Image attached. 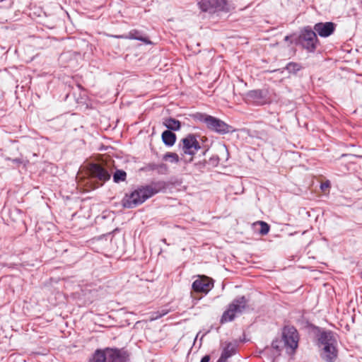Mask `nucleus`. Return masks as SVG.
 I'll return each instance as SVG.
<instances>
[{"mask_svg":"<svg viewBox=\"0 0 362 362\" xmlns=\"http://www.w3.org/2000/svg\"><path fill=\"white\" fill-rule=\"evenodd\" d=\"M181 144L179 147L184 155L194 156L197 152L201 149V145L197 140V136L194 134H189L181 139ZM193 158L191 157L189 162H192Z\"/></svg>","mask_w":362,"mask_h":362,"instance_id":"7","label":"nucleus"},{"mask_svg":"<svg viewBox=\"0 0 362 362\" xmlns=\"http://www.w3.org/2000/svg\"><path fill=\"white\" fill-rule=\"evenodd\" d=\"M208 150H206L203 152V156H204Z\"/></svg>","mask_w":362,"mask_h":362,"instance_id":"33","label":"nucleus"},{"mask_svg":"<svg viewBox=\"0 0 362 362\" xmlns=\"http://www.w3.org/2000/svg\"><path fill=\"white\" fill-rule=\"evenodd\" d=\"M206 163L210 164L213 167H216L219 163V158L218 156L211 157L209 161L204 160L203 163H200L202 166H205Z\"/></svg>","mask_w":362,"mask_h":362,"instance_id":"25","label":"nucleus"},{"mask_svg":"<svg viewBox=\"0 0 362 362\" xmlns=\"http://www.w3.org/2000/svg\"><path fill=\"white\" fill-rule=\"evenodd\" d=\"M163 241L164 243H166V240L165 239H163Z\"/></svg>","mask_w":362,"mask_h":362,"instance_id":"35","label":"nucleus"},{"mask_svg":"<svg viewBox=\"0 0 362 362\" xmlns=\"http://www.w3.org/2000/svg\"><path fill=\"white\" fill-rule=\"evenodd\" d=\"M293 35H286L285 37H284V41L286 42H290L291 44L292 43H294L293 41H294V39L293 40H291V39L293 37Z\"/></svg>","mask_w":362,"mask_h":362,"instance_id":"29","label":"nucleus"},{"mask_svg":"<svg viewBox=\"0 0 362 362\" xmlns=\"http://www.w3.org/2000/svg\"><path fill=\"white\" fill-rule=\"evenodd\" d=\"M247 305V300L244 296L235 298L223 312L220 320L221 324L233 321L235 318L236 315L242 314Z\"/></svg>","mask_w":362,"mask_h":362,"instance_id":"4","label":"nucleus"},{"mask_svg":"<svg viewBox=\"0 0 362 362\" xmlns=\"http://www.w3.org/2000/svg\"><path fill=\"white\" fill-rule=\"evenodd\" d=\"M216 362H227V361L223 360V358H219Z\"/></svg>","mask_w":362,"mask_h":362,"instance_id":"32","label":"nucleus"},{"mask_svg":"<svg viewBox=\"0 0 362 362\" xmlns=\"http://www.w3.org/2000/svg\"><path fill=\"white\" fill-rule=\"evenodd\" d=\"M194 118L206 124V127L211 132L219 134H226L234 132L232 126L217 117L204 113L198 112L194 115Z\"/></svg>","mask_w":362,"mask_h":362,"instance_id":"3","label":"nucleus"},{"mask_svg":"<svg viewBox=\"0 0 362 362\" xmlns=\"http://www.w3.org/2000/svg\"><path fill=\"white\" fill-rule=\"evenodd\" d=\"M126 177L127 173L122 170H117L113 174V181L116 183L124 181Z\"/></svg>","mask_w":362,"mask_h":362,"instance_id":"23","label":"nucleus"},{"mask_svg":"<svg viewBox=\"0 0 362 362\" xmlns=\"http://www.w3.org/2000/svg\"><path fill=\"white\" fill-rule=\"evenodd\" d=\"M259 223L260 225L259 233L262 235H267L270 229L269 225L264 221H259Z\"/></svg>","mask_w":362,"mask_h":362,"instance_id":"26","label":"nucleus"},{"mask_svg":"<svg viewBox=\"0 0 362 362\" xmlns=\"http://www.w3.org/2000/svg\"><path fill=\"white\" fill-rule=\"evenodd\" d=\"M127 38L131 39V40H139V41H141V42H144L146 45H151V40L148 37H146L145 36H143L141 32H140V31H139L137 30H131L128 33V35L127 36Z\"/></svg>","mask_w":362,"mask_h":362,"instance_id":"20","label":"nucleus"},{"mask_svg":"<svg viewBox=\"0 0 362 362\" xmlns=\"http://www.w3.org/2000/svg\"><path fill=\"white\" fill-rule=\"evenodd\" d=\"M146 170H156L158 174L165 175L168 171V167L165 163H149L146 166Z\"/></svg>","mask_w":362,"mask_h":362,"instance_id":"18","label":"nucleus"},{"mask_svg":"<svg viewBox=\"0 0 362 362\" xmlns=\"http://www.w3.org/2000/svg\"><path fill=\"white\" fill-rule=\"evenodd\" d=\"M314 333L316 338V345L318 347L337 344L334 333L330 330H325L315 326Z\"/></svg>","mask_w":362,"mask_h":362,"instance_id":"9","label":"nucleus"},{"mask_svg":"<svg viewBox=\"0 0 362 362\" xmlns=\"http://www.w3.org/2000/svg\"><path fill=\"white\" fill-rule=\"evenodd\" d=\"M163 124L168 129L169 131H179L181 128V122L173 117H168L163 119Z\"/></svg>","mask_w":362,"mask_h":362,"instance_id":"16","label":"nucleus"},{"mask_svg":"<svg viewBox=\"0 0 362 362\" xmlns=\"http://www.w3.org/2000/svg\"><path fill=\"white\" fill-rule=\"evenodd\" d=\"M329 187H330V182L329 180H327L326 182H324L320 184V189L322 191H325Z\"/></svg>","mask_w":362,"mask_h":362,"instance_id":"27","label":"nucleus"},{"mask_svg":"<svg viewBox=\"0 0 362 362\" xmlns=\"http://www.w3.org/2000/svg\"><path fill=\"white\" fill-rule=\"evenodd\" d=\"M284 69L289 74H295L302 69V66L299 63L291 62L288 63Z\"/></svg>","mask_w":362,"mask_h":362,"instance_id":"22","label":"nucleus"},{"mask_svg":"<svg viewBox=\"0 0 362 362\" xmlns=\"http://www.w3.org/2000/svg\"><path fill=\"white\" fill-rule=\"evenodd\" d=\"M198 6L202 11L210 13L229 11L226 0H199Z\"/></svg>","mask_w":362,"mask_h":362,"instance_id":"8","label":"nucleus"},{"mask_svg":"<svg viewBox=\"0 0 362 362\" xmlns=\"http://www.w3.org/2000/svg\"><path fill=\"white\" fill-rule=\"evenodd\" d=\"M90 174L93 177L97 178L101 182L110 180V174L108 170L102 165L93 163L90 166Z\"/></svg>","mask_w":362,"mask_h":362,"instance_id":"14","label":"nucleus"},{"mask_svg":"<svg viewBox=\"0 0 362 362\" xmlns=\"http://www.w3.org/2000/svg\"><path fill=\"white\" fill-rule=\"evenodd\" d=\"M192 287L197 293H207L214 287V281L209 277H201L192 283Z\"/></svg>","mask_w":362,"mask_h":362,"instance_id":"13","label":"nucleus"},{"mask_svg":"<svg viewBox=\"0 0 362 362\" xmlns=\"http://www.w3.org/2000/svg\"><path fill=\"white\" fill-rule=\"evenodd\" d=\"M163 241L164 243H166V240L165 239H163Z\"/></svg>","mask_w":362,"mask_h":362,"instance_id":"34","label":"nucleus"},{"mask_svg":"<svg viewBox=\"0 0 362 362\" xmlns=\"http://www.w3.org/2000/svg\"><path fill=\"white\" fill-rule=\"evenodd\" d=\"M281 340L288 354H293L298 346L299 335L293 326H284L282 329Z\"/></svg>","mask_w":362,"mask_h":362,"instance_id":"5","label":"nucleus"},{"mask_svg":"<svg viewBox=\"0 0 362 362\" xmlns=\"http://www.w3.org/2000/svg\"><path fill=\"white\" fill-rule=\"evenodd\" d=\"M8 160H11L13 163L17 164V165H20L23 163L22 159L18 158H14V159L8 158Z\"/></svg>","mask_w":362,"mask_h":362,"instance_id":"28","label":"nucleus"},{"mask_svg":"<svg viewBox=\"0 0 362 362\" xmlns=\"http://www.w3.org/2000/svg\"><path fill=\"white\" fill-rule=\"evenodd\" d=\"M149 199L146 191V187L140 186L134 190L130 194H126L122 200V205L124 208L132 209L144 203Z\"/></svg>","mask_w":362,"mask_h":362,"instance_id":"6","label":"nucleus"},{"mask_svg":"<svg viewBox=\"0 0 362 362\" xmlns=\"http://www.w3.org/2000/svg\"><path fill=\"white\" fill-rule=\"evenodd\" d=\"M168 313V310H162L161 311H158L159 315L158 317H163L165 315H166Z\"/></svg>","mask_w":362,"mask_h":362,"instance_id":"31","label":"nucleus"},{"mask_svg":"<svg viewBox=\"0 0 362 362\" xmlns=\"http://www.w3.org/2000/svg\"><path fill=\"white\" fill-rule=\"evenodd\" d=\"M337 344L325 346L320 353L321 358L326 362H334L337 358Z\"/></svg>","mask_w":362,"mask_h":362,"instance_id":"15","label":"nucleus"},{"mask_svg":"<svg viewBox=\"0 0 362 362\" xmlns=\"http://www.w3.org/2000/svg\"><path fill=\"white\" fill-rule=\"evenodd\" d=\"M271 347L273 350V355L274 356H279L284 349V345L281 339H275L272 341Z\"/></svg>","mask_w":362,"mask_h":362,"instance_id":"21","label":"nucleus"},{"mask_svg":"<svg viewBox=\"0 0 362 362\" xmlns=\"http://www.w3.org/2000/svg\"><path fill=\"white\" fill-rule=\"evenodd\" d=\"M336 27L337 25L332 22H320L315 23L313 29L320 37H327L334 33Z\"/></svg>","mask_w":362,"mask_h":362,"instance_id":"11","label":"nucleus"},{"mask_svg":"<svg viewBox=\"0 0 362 362\" xmlns=\"http://www.w3.org/2000/svg\"><path fill=\"white\" fill-rule=\"evenodd\" d=\"M176 134L169 130H165L161 135L162 141L167 146H173L176 141Z\"/></svg>","mask_w":362,"mask_h":362,"instance_id":"19","label":"nucleus"},{"mask_svg":"<svg viewBox=\"0 0 362 362\" xmlns=\"http://www.w3.org/2000/svg\"><path fill=\"white\" fill-rule=\"evenodd\" d=\"M267 90L256 89L249 90L246 93V99L248 102L255 103L257 105H262L265 104L268 100Z\"/></svg>","mask_w":362,"mask_h":362,"instance_id":"10","label":"nucleus"},{"mask_svg":"<svg viewBox=\"0 0 362 362\" xmlns=\"http://www.w3.org/2000/svg\"><path fill=\"white\" fill-rule=\"evenodd\" d=\"M145 187L148 197L151 198L158 193L165 192L168 187V184L163 180H153Z\"/></svg>","mask_w":362,"mask_h":362,"instance_id":"12","label":"nucleus"},{"mask_svg":"<svg viewBox=\"0 0 362 362\" xmlns=\"http://www.w3.org/2000/svg\"><path fill=\"white\" fill-rule=\"evenodd\" d=\"M165 161L169 160L172 163H177L179 162V156L176 153L168 152L163 156Z\"/></svg>","mask_w":362,"mask_h":362,"instance_id":"24","label":"nucleus"},{"mask_svg":"<svg viewBox=\"0 0 362 362\" xmlns=\"http://www.w3.org/2000/svg\"><path fill=\"white\" fill-rule=\"evenodd\" d=\"M293 42L308 52L314 53L319 45V40L315 31L310 26H305L300 30L298 35L295 36Z\"/></svg>","mask_w":362,"mask_h":362,"instance_id":"2","label":"nucleus"},{"mask_svg":"<svg viewBox=\"0 0 362 362\" xmlns=\"http://www.w3.org/2000/svg\"><path fill=\"white\" fill-rule=\"evenodd\" d=\"M129 353L125 348L98 349L88 362H129Z\"/></svg>","mask_w":362,"mask_h":362,"instance_id":"1","label":"nucleus"},{"mask_svg":"<svg viewBox=\"0 0 362 362\" xmlns=\"http://www.w3.org/2000/svg\"><path fill=\"white\" fill-rule=\"evenodd\" d=\"M236 344L228 342L226 344V346L223 348L221 356L219 358H223L226 361L228 358L233 356L236 352Z\"/></svg>","mask_w":362,"mask_h":362,"instance_id":"17","label":"nucleus"},{"mask_svg":"<svg viewBox=\"0 0 362 362\" xmlns=\"http://www.w3.org/2000/svg\"><path fill=\"white\" fill-rule=\"evenodd\" d=\"M210 361V356L209 355H205L203 356L201 359L200 362H209Z\"/></svg>","mask_w":362,"mask_h":362,"instance_id":"30","label":"nucleus"}]
</instances>
